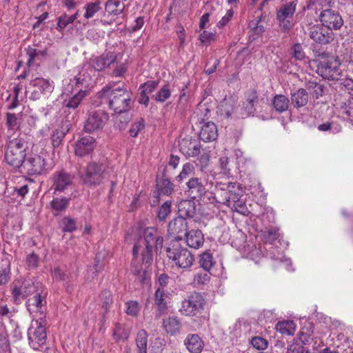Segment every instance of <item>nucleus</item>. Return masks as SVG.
<instances>
[{
  "label": "nucleus",
  "instance_id": "c85d7f7f",
  "mask_svg": "<svg viewBox=\"0 0 353 353\" xmlns=\"http://www.w3.org/2000/svg\"><path fill=\"white\" fill-rule=\"evenodd\" d=\"M179 216L192 218L196 213V205L194 201L183 200L178 204Z\"/></svg>",
  "mask_w": 353,
  "mask_h": 353
},
{
  "label": "nucleus",
  "instance_id": "8fccbe9b",
  "mask_svg": "<svg viewBox=\"0 0 353 353\" xmlns=\"http://www.w3.org/2000/svg\"><path fill=\"white\" fill-rule=\"evenodd\" d=\"M171 95V91L170 85L165 84L161 88L155 95V100L158 102L163 103L170 98Z\"/></svg>",
  "mask_w": 353,
  "mask_h": 353
},
{
  "label": "nucleus",
  "instance_id": "0e129e2a",
  "mask_svg": "<svg viewBox=\"0 0 353 353\" xmlns=\"http://www.w3.org/2000/svg\"><path fill=\"white\" fill-rule=\"evenodd\" d=\"M292 323L289 321L279 322L276 325V330L281 334H292V332L289 330V327L292 325Z\"/></svg>",
  "mask_w": 353,
  "mask_h": 353
},
{
  "label": "nucleus",
  "instance_id": "a19ab883",
  "mask_svg": "<svg viewBox=\"0 0 353 353\" xmlns=\"http://www.w3.org/2000/svg\"><path fill=\"white\" fill-rule=\"evenodd\" d=\"M70 199L66 197H55L51 202L50 205L53 210L61 212L68 207Z\"/></svg>",
  "mask_w": 353,
  "mask_h": 353
},
{
  "label": "nucleus",
  "instance_id": "393cba45",
  "mask_svg": "<svg viewBox=\"0 0 353 353\" xmlns=\"http://www.w3.org/2000/svg\"><path fill=\"white\" fill-rule=\"evenodd\" d=\"M162 327L167 334L175 336L180 332L181 323L177 316H172L163 320Z\"/></svg>",
  "mask_w": 353,
  "mask_h": 353
},
{
  "label": "nucleus",
  "instance_id": "a878e982",
  "mask_svg": "<svg viewBox=\"0 0 353 353\" xmlns=\"http://www.w3.org/2000/svg\"><path fill=\"white\" fill-rule=\"evenodd\" d=\"M227 183L219 182L216 183L215 186L216 194L212 196L211 203L214 205L219 203L223 204L228 207V201H225L228 200V197L229 196L230 192L228 190L229 188H225L221 185H226Z\"/></svg>",
  "mask_w": 353,
  "mask_h": 353
},
{
  "label": "nucleus",
  "instance_id": "f3484780",
  "mask_svg": "<svg viewBox=\"0 0 353 353\" xmlns=\"http://www.w3.org/2000/svg\"><path fill=\"white\" fill-rule=\"evenodd\" d=\"M320 20L323 25L331 30H339L343 25V19L340 14L332 9L323 10L319 15Z\"/></svg>",
  "mask_w": 353,
  "mask_h": 353
},
{
  "label": "nucleus",
  "instance_id": "37998d69",
  "mask_svg": "<svg viewBox=\"0 0 353 353\" xmlns=\"http://www.w3.org/2000/svg\"><path fill=\"white\" fill-rule=\"evenodd\" d=\"M136 343L138 353H147L148 334L145 330H141L137 333Z\"/></svg>",
  "mask_w": 353,
  "mask_h": 353
},
{
  "label": "nucleus",
  "instance_id": "052dcab7",
  "mask_svg": "<svg viewBox=\"0 0 353 353\" xmlns=\"http://www.w3.org/2000/svg\"><path fill=\"white\" fill-rule=\"evenodd\" d=\"M263 236L266 241L272 243L279 239V233L278 230L270 228L263 232Z\"/></svg>",
  "mask_w": 353,
  "mask_h": 353
},
{
  "label": "nucleus",
  "instance_id": "7c9ffc66",
  "mask_svg": "<svg viewBox=\"0 0 353 353\" xmlns=\"http://www.w3.org/2000/svg\"><path fill=\"white\" fill-rule=\"evenodd\" d=\"M308 102V94L305 89L299 88L291 94V103L294 108L305 106Z\"/></svg>",
  "mask_w": 353,
  "mask_h": 353
},
{
  "label": "nucleus",
  "instance_id": "72a5a7b5",
  "mask_svg": "<svg viewBox=\"0 0 353 353\" xmlns=\"http://www.w3.org/2000/svg\"><path fill=\"white\" fill-rule=\"evenodd\" d=\"M125 8V4L121 3L119 0H108L105 6V11L114 16L122 14Z\"/></svg>",
  "mask_w": 353,
  "mask_h": 353
},
{
  "label": "nucleus",
  "instance_id": "1a4fd4ad",
  "mask_svg": "<svg viewBox=\"0 0 353 353\" xmlns=\"http://www.w3.org/2000/svg\"><path fill=\"white\" fill-rule=\"evenodd\" d=\"M36 327L32 325L28 330V337L30 346L34 350L40 349L46 344L47 334L46 320L40 317L35 321Z\"/></svg>",
  "mask_w": 353,
  "mask_h": 353
},
{
  "label": "nucleus",
  "instance_id": "09e8293b",
  "mask_svg": "<svg viewBox=\"0 0 353 353\" xmlns=\"http://www.w3.org/2000/svg\"><path fill=\"white\" fill-rule=\"evenodd\" d=\"M157 187L160 193L165 195H169L173 191V184L167 179L159 181Z\"/></svg>",
  "mask_w": 353,
  "mask_h": 353
},
{
  "label": "nucleus",
  "instance_id": "c03bdc74",
  "mask_svg": "<svg viewBox=\"0 0 353 353\" xmlns=\"http://www.w3.org/2000/svg\"><path fill=\"white\" fill-rule=\"evenodd\" d=\"M101 9V2L99 1L86 3L84 6L85 13L83 17L85 19H89L93 17Z\"/></svg>",
  "mask_w": 353,
  "mask_h": 353
},
{
  "label": "nucleus",
  "instance_id": "58836bf2",
  "mask_svg": "<svg viewBox=\"0 0 353 353\" xmlns=\"http://www.w3.org/2000/svg\"><path fill=\"white\" fill-rule=\"evenodd\" d=\"M130 331L124 325L115 323L113 329V336L117 341L127 340L130 336Z\"/></svg>",
  "mask_w": 353,
  "mask_h": 353
},
{
  "label": "nucleus",
  "instance_id": "603ef678",
  "mask_svg": "<svg viewBox=\"0 0 353 353\" xmlns=\"http://www.w3.org/2000/svg\"><path fill=\"white\" fill-rule=\"evenodd\" d=\"M131 271L133 273V274L136 276V281L141 283H144L146 276L145 270L143 269L141 265L132 263Z\"/></svg>",
  "mask_w": 353,
  "mask_h": 353
},
{
  "label": "nucleus",
  "instance_id": "7ed1b4c3",
  "mask_svg": "<svg viewBox=\"0 0 353 353\" xmlns=\"http://www.w3.org/2000/svg\"><path fill=\"white\" fill-rule=\"evenodd\" d=\"M25 141L21 138H14L9 140L5 150V160L14 168H20L25 161L26 157Z\"/></svg>",
  "mask_w": 353,
  "mask_h": 353
},
{
  "label": "nucleus",
  "instance_id": "49530a36",
  "mask_svg": "<svg viewBox=\"0 0 353 353\" xmlns=\"http://www.w3.org/2000/svg\"><path fill=\"white\" fill-rule=\"evenodd\" d=\"M306 88L315 99H319L323 94L324 87L316 82L308 81L306 83Z\"/></svg>",
  "mask_w": 353,
  "mask_h": 353
},
{
  "label": "nucleus",
  "instance_id": "6e6d98bb",
  "mask_svg": "<svg viewBox=\"0 0 353 353\" xmlns=\"http://www.w3.org/2000/svg\"><path fill=\"white\" fill-rule=\"evenodd\" d=\"M171 212V201H165L160 208L158 212V218L164 221Z\"/></svg>",
  "mask_w": 353,
  "mask_h": 353
},
{
  "label": "nucleus",
  "instance_id": "cd10ccee",
  "mask_svg": "<svg viewBox=\"0 0 353 353\" xmlns=\"http://www.w3.org/2000/svg\"><path fill=\"white\" fill-rule=\"evenodd\" d=\"M187 245L192 248L199 249L204 243V236L200 230H191L185 236Z\"/></svg>",
  "mask_w": 353,
  "mask_h": 353
},
{
  "label": "nucleus",
  "instance_id": "338daca9",
  "mask_svg": "<svg viewBox=\"0 0 353 353\" xmlns=\"http://www.w3.org/2000/svg\"><path fill=\"white\" fill-rule=\"evenodd\" d=\"M293 57L297 60H303L305 58V52L300 43H296L292 48Z\"/></svg>",
  "mask_w": 353,
  "mask_h": 353
},
{
  "label": "nucleus",
  "instance_id": "f03ea898",
  "mask_svg": "<svg viewBox=\"0 0 353 353\" xmlns=\"http://www.w3.org/2000/svg\"><path fill=\"white\" fill-rule=\"evenodd\" d=\"M99 98L108 103L109 108L117 113H123L131 108L132 92L124 86L114 88V83H110L97 93Z\"/></svg>",
  "mask_w": 353,
  "mask_h": 353
},
{
  "label": "nucleus",
  "instance_id": "c9c22d12",
  "mask_svg": "<svg viewBox=\"0 0 353 353\" xmlns=\"http://www.w3.org/2000/svg\"><path fill=\"white\" fill-rule=\"evenodd\" d=\"M289 99L283 94L276 95L272 100V105L275 110L278 112L286 111L289 107Z\"/></svg>",
  "mask_w": 353,
  "mask_h": 353
},
{
  "label": "nucleus",
  "instance_id": "473e14b6",
  "mask_svg": "<svg viewBox=\"0 0 353 353\" xmlns=\"http://www.w3.org/2000/svg\"><path fill=\"white\" fill-rule=\"evenodd\" d=\"M74 81L76 87H81L82 88H88L93 82L92 77L88 70L83 69L75 76Z\"/></svg>",
  "mask_w": 353,
  "mask_h": 353
},
{
  "label": "nucleus",
  "instance_id": "5fc2aeb1",
  "mask_svg": "<svg viewBox=\"0 0 353 353\" xmlns=\"http://www.w3.org/2000/svg\"><path fill=\"white\" fill-rule=\"evenodd\" d=\"M63 231L72 232L77 230L76 221L70 217H64L62 219Z\"/></svg>",
  "mask_w": 353,
  "mask_h": 353
},
{
  "label": "nucleus",
  "instance_id": "f8f14e48",
  "mask_svg": "<svg viewBox=\"0 0 353 353\" xmlns=\"http://www.w3.org/2000/svg\"><path fill=\"white\" fill-rule=\"evenodd\" d=\"M205 304L203 296L200 293L194 292L182 301L179 311L186 316H195L203 310Z\"/></svg>",
  "mask_w": 353,
  "mask_h": 353
},
{
  "label": "nucleus",
  "instance_id": "aec40b11",
  "mask_svg": "<svg viewBox=\"0 0 353 353\" xmlns=\"http://www.w3.org/2000/svg\"><path fill=\"white\" fill-rule=\"evenodd\" d=\"M39 288L37 289L36 292L32 294V297H30L26 301V307L30 314L39 313L41 316L43 315V307L46 304V300L45 295L41 294Z\"/></svg>",
  "mask_w": 353,
  "mask_h": 353
},
{
  "label": "nucleus",
  "instance_id": "a18cd8bd",
  "mask_svg": "<svg viewBox=\"0 0 353 353\" xmlns=\"http://www.w3.org/2000/svg\"><path fill=\"white\" fill-rule=\"evenodd\" d=\"M194 173V166L192 163L188 162L183 165L182 170L176 177L178 182H181L188 179Z\"/></svg>",
  "mask_w": 353,
  "mask_h": 353
},
{
  "label": "nucleus",
  "instance_id": "20e7f679",
  "mask_svg": "<svg viewBox=\"0 0 353 353\" xmlns=\"http://www.w3.org/2000/svg\"><path fill=\"white\" fill-rule=\"evenodd\" d=\"M166 254L177 268L183 271L189 270L194 262V256L188 248L175 243L166 248Z\"/></svg>",
  "mask_w": 353,
  "mask_h": 353
},
{
  "label": "nucleus",
  "instance_id": "412c9836",
  "mask_svg": "<svg viewBox=\"0 0 353 353\" xmlns=\"http://www.w3.org/2000/svg\"><path fill=\"white\" fill-rule=\"evenodd\" d=\"M117 60V56L114 52H107L100 56L92 57L90 59V65L96 71H103L110 67Z\"/></svg>",
  "mask_w": 353,
  "mask_h": 353
},
{
  "label": "nucleus",
  "instance_id": "f257e3e1",
  "mask_svg": "<svg viewBox=\"0 0 353 353\" xmlns=\"http://www.w3.org/2000/svg\"><path fill=\"white\" fill-rule=\"evenodd\" d=\"M143 239L141 237L132 249V254L137 258L139 252L141 254L143 263L148 266L153 261V252L161 250L163 244V238L159 234L157 230L153 227L145 228L142 232Z\"/></svg>",
  "mask_w": 353,
  "mask_h": 353
},
{
  "label": "nucleus",
  "instance_id": "13d9d810",
  "mask_svg": "<svg viewBox=\"0 0 353 353\" xmlns=\"http://www.w3.org/2000/svg\"><path fill=\"white\" fill-rule=\"evenodd\" d=\"M251 344L257 350H265L268 345L267 340L260 336L253 337L251 340Z\"/></svg>",
  "mask_w": 353,
  "mask_h": 353
},
{
  "label": "nucleus",
  "instance_id": "2f4dec72",
  "mask_svg": "<svg viewBox=\"0 0 353 353\" xmlns=\"http://www.w3.org/2000/svg\"><path fill=\"white\" fill-rule=\"evenodd\" d=\"M100 299H101V308L102 310L101 314H102V318L103 321L105 320L106 314L109 312L110 309L112 306V304L113 303L112 301V294L110 291L109 290H104L101 292L100 295Z\"/></svg>",
  "mask_w": 353,
  "mask_h": 353
},
{
  "label": "nucleus",
  "instance_id": "423d86ee",
  "mask_svg": "<svg viewBox=\"0 0 353 353\" xmlns=\"http://www.w3.org/2000/svg\"><path fill=\"white\" fill-rule=\"evenodd\" d=\"M38 286L30 279L14 280L11 285L13 302L16 304H21L28 296L34 294Z\"/></svg>",
  "mask_w": 353,
  "mask_h": 353
},
{
  "label": "nucleus",
  "instance_id": "5701e85b",
  "mask_svg": "<svg viewBox=\"0 0 353 353\" xmlns=\"http://www.w3.org/2000/svg\"><path fill=\"white\" fill-rule=\"evenodd\" d=\"M179 146L180 151L188 157H197L201 152V145L196 140L183 139Z\"/></svg>",
  "mask_w": 353,
  "mask_h": 353
},
{
  "label": "nucleus",
  "instance_id": "e2e57ef3",
  "mask_svg": "<svg viewBox=\"0 0 353 353\" xmlns=\"http://www.w3.org/2000/svg\"><path fill=\"white\" fill-rule=\"evenodd\" d=\"M6 124L9 129H15L18 126V119L14 113H7Z\"/></svg>",
  "mask_w": 353,
  "mask_h": 353
},
{
  "label": "nucleus",
  "instance_id": "bf43d9fd",
  "mask_svg": "<svg viewBox=\"0 0 353 353\" xmlns=\"http://www.w3.org/2000/svg\"><path fill=\"white\" fill-rule=\"evenodd\" d=\"M145 124L143 120L141 119L140 121L135 122L131 125L129 130V133L130 136L132 137H137L139 132L143 130Z\"/></svg>",
  "mask_w": 353,
  "mask_h": 353
},
{
  "label": "nucleus",
  "instance_id": "a211bd4d",
  "mask_svg": "<svg viewBox=\"0 0 353 353\" xmlns=\"http://www.w3.org/2000/svg\"><path fill=\"white\" fill-rule=\"evenodd\" d=\"M95 147V139L90 135H86L75 142L74 154L78 157H83L90 154Z\"/></svg>",
  "mask_w": 353,
  "mask_h": 353
},
{
  "label": "nucleus",
  "instance_id": "de8ad7c7",
  "mask_svg": "<svg viewBox=\"0 0 353 353\" xmlns=\"http://www.w3.org/2000/svg\"><path fill=\"white\" fill-rule=\"evenodd\" d=\"M26 54L28 56L27 64L31 65L34 62V59L39 57H44L46 54V50H37L31 47L26 48Z\"/></svg>",
  "mask_w": 353,
  "mask_h": 353
},
{
  "label": "nucleus",
  "instance_id": "ddd939ff",
  "mask_svg": "<svg viewBox=\"0 0 353 353\" xmlns=\"http://www.w3.org/2000/svg\"><path fill=\"white\" fill-rule=\"evenodd\" d=\"M109 118L108 113L103 110L89 112L84 125L85 131L92 133L102 130L108 121Z\"/></svg>",
  "mask_w": 353,
  "mask_h": 353
},
{
  "label": "nucleus",
  "instance_id": "69168bd1",
  "mask_svg": "<svg viewBox=\"0 0 353 353\" xmlns=\"http://www.w3.org/2000/svg\"><path fill=\"white\" fill-rule=\"evenodd\" d=\"M39 263V256L34 253L32 252L28 254L26 257V263L29 268L34 269L36 268L38 265Z\"/></svg>",
  "mask_w": 353,
  "mask_h": 353
},
{
  "label": "nucleus",
  "instance_id": "4468645a",
  "mask_svg": "<svg viewBox=\"0 0 353 353\" xmlns=\"http://www.w3.org/2000/svg\"><path fill=\"white\" fill-rule=\"evenodd\" d=\"M340 63L334 58L319 61L316 65V72L323 79L337 80L341 75Z\"/></svg>",
  "mask_w": 353,
  "mask_h": 353
},
{
  "label": "nucleus",
  "instance_id": "9d476101",
  "mask_svg": "<svg viewBox=\"0 0 353 353\" xmlns=\"http://www.w3.org/2000/svg\"><path fill=\"white\" fill-rule=\"evenodd\" d=\"M29 175L46 174L53 168L41 155L34 154L28 157L21 166Z\"/></svg>",
  "mask_w": 353,
  "mask_h": 353
},
{
  "label": "nucleus",
  "instance_id": "3c124183",
  "mask_svg": "<svg viewBox=\"0 0 353 353\" xmlns=\"http://www.w3.org/2000/svg\"><path fill=\"white\" fill-rule=\"evenodd\" d=\"M74 20L72 19L70 15L67 14L66 13H63L60 17L57 19V29L58 31L61 32L63 29H65L69 24L74 23Z\"/></svg>",
  "mask_w": 353,
  "mask_h": 353
},
{
  "label": "nucleus",
  "instance_id": "4be33fe9",
  "mask_svg": "<svg viewBox=\"0 0 353 353\" xmlns=\"http://www.w3.org/2000/svg\"><path fill=\"white\" fill-rule=\"evenodd\" d=\"M187 190L188 195L193 199L201 198L205 193L206 189L201 179L191 177L187 182Z\"/></svg>",
  "mask_w": 353,
  "mask_h": 353
},
{
  "label": "nucleus",
  "instance_id": "4d7b16f0",
  "mask_svg": "<svg viewBox=\"0 0 353 353\" xmlns=\"http://www.w3.org/2000/svg\"><path fill=\"white\" fill-rule=\"evenodd\" d=\"M10 265L7 264L4 267H1L0 270V285H6L10 279Z\"/></svg>",
  "mask_w": 353,
  "mask_h": 353
},
{
  "label": "nucleus",
  "instance_id": "79ce46f5",
  "mask_svg": "<svg viewBox=\"0 0 353 353\" xmlns=\"http://www.w3.org/2000/svg\"><path fill=\"white\" fill-rule=\"evenodd\" d=\"M165 290L163 288H158L155 292V304L157 305L159 315L164 312L167 308L166 302L165 301Z\"/></svg>",
  "mask_w": 353,
  "mask_h": 353
},
{
  "label": "nucleus",
  "instance_id": "864d4df0",
  "mask_svg": "<svg viewBox=\"0 0 353 353\" xmlns=\"http://www.w3.org/2000/svg\"><path fill=\"white\" fill-rule=\"evenodd\" d=\"M125 312L128 315L135 317L137 316L139 311L140 306L137 301H129L126 303Z\"/></svg>",
  "mask_w": 353,
  "mask_h": 353
},
{
  "label": "nucleus",
  "instance_id": "bb28decb",
  "mask_svg": "<svg viewBox=\"0 0 353 353\" xmlns=\"http://www.w3.org/2000/svg\"><path fill=\"white\" fill-rule=\"evenodd\" d=\"M184 344L191 353H200L204 346L203 341L198 334H188Z\"/></svg>",
  "mask_w": 353,
  "mask_h": 353
},
{
  "label": "nucleus",
  "instance_id": "c756f323",
  "mask_svg": "<svg viewBox=\"0 0 353 353\" xmlns=\"http://www.w3.org/2000/svg\"><path fill=\"white\" fill-rule=\"evenodd\" d=\"M69 130L68 125L63 124L52 131L50 138L54 148H58L62 144L63 139Z\"/></svg>",
  "mask_w": 353,
  "mask_h": 353
},
{
  "label": "nucleus",
  "instance_id": "6e6552de",
  "mask_svg": "<svg viewBox=\"0 0 353 353\" xmlns=\"http://www.w3.org/2000/svg\"><path fill=\"white\" fill-rule=\"evenodd\" d=\"M296 1L281 5L276 10V20L283 32H288L293 27L292 19L296 9Z\"/></svg>",
  "mask_w": 353,
  "mask_h": 353
},
{
  "label": "nucleus",
  "instance_id": "6ab92c4d",
  "mask_svg": "<svg viewBox=\"0 0 353 353\" xmlns=\"http://www.w3.org/2000/svg\"><path fill=\"white\" fill-rule=\"evenodd\" d=\"M221 186L223 187V188H229L230 190H228L230 192L229 196L228 197V200L225 201H228V207L236 208L243 205L244 202L241 199L243 196V190L239 184L236 183L228 182V184Z\"/></svg>",
  "mask_w": 353,
  "mask_h": 353
},
{
  "label": "nucleus",
  "instance_id": "dca6fc26",
  "mask_svg": "<svg viewBox=\"0 0 353 353\" xmlns=\"http://www.w3.org/2000/svg\"><path fill=\"white\" fill-rule=\"evenodd\" d=\"M188 221L182 216H177L168 225V234L176 240H182L188 233Z\"/></svg>",
  "mask_w": 353,
  "mask_h": 353
},
{
  "label": "nucleus",
  "instance_id": "9b49d317",
  "mask_svg": "<svg viewBox=\"0 0 353 353\" xmlns=\"http://www.w3.org/2000/svg\"><path fill=\"white\" fill-rule=\"evenodd\" d=\"M32 88L30 92V99L32 101L39 100L48 97L54 90V81L42 77H36L30 82Z\"/></svg>",
  "mask_w": 353,
  "mask_h": 353
},
{
  "label": "nucleus",
  "instance_id": "680f3d73",
  "mask_svg": "<svg viewBox=\"0 0 353 353\" xmlns=\"http://www.w3.org/2000/svg\"><path fill=\"white\" fill-rule=\"evenodd\" d=\"M159 81H148L146 83L141 85L139 89L143 90L148 94H151L157 88Z\"/></svg>",
  "mask_w": 353,
  "mask_h": 353
},
{
  "label": "nucleus",
  "instance_id": "f704fd0d",
  "mask_svg": "<svg viewBox=\"0 0 353 353\" xmlns=\"http://www.w3.org/2000/svg\"><path fill=\"white\" fill-rule=\"evenodd\" d=\"M88 95V91L81 88L78 93L73 97L65 99L63 102L64 106L68 108L76 109L82 100Z\"/></svg>",
  "mask_w": 353,
  "mask_h": 353
},
{
  "label": "nucleus",
  "instance_id": "39448f33",
  "mask_svg": "<svg viewBox=\"0 0 353 353\" xmlns=\"http://www.w3.org/2000/svg\"><path fill=\"white\" fill-rule=\"evenodd\" d=\"M107 169V165L102 161H92L79 173V176L84 184L98 185L104 179Z\"/></svg>",
  "mask_w": 353,
  "mask_h": 353
},
{
  "label": "nucleus",
  "instance_id": "774afa93",
  "mask_svg": "<svg viewBox=\"0 0 353 353\" xmlns=\"http://www.w3.org/2000/svg\"><path fill=\"white\" fill-rule=\"evenodd\" d=\"M287 353H310L303 345L299 344H292L288 347Z\"/></svg>",
  "mask_w": 353,
  "mask_h": 353
},
{
  "label": "nucleus",
  "instance_id": "4c0bfd02",
  "mask_svg": "<svg viewBox=\"0 0 353 353\" xmlns=\"http://www.w3.org/2000/svg\"><path fill=\"white\" fill-rule=\"evenodd\" d=\"M258 101L257 93L255 90H252L248 95L246 101L243 103V108L246 115H250L255 110L254 105Z\"/></svg>",
  "mask_w": 353,
  "mask_h": 353
},
{
  "label": "nucleus",
  "instance_id": "2eb2a0df",
  "mask_svg": "<svg viewBox=\"0 0 353 353\" xmlns=\"http://www.w3.org/2000/svg\"><path fill=\"white\" fill-rule=\"evenodd\" d=\"M308 35L315 43L325 45L334 40L332 30L322 24H316L308 28Z\"/></svg>",
  "mask_w": 353,
  "mask_h": 353
},
{
  "label": "nucleus",
  "instance_id": "0eeeda50",
  "mask_svg": "<svg viewBox=\"0 0 353 353\" xmlns=\"http://www.w3.org/2000/svg\"><path fill=\"white\" fill-rule=\"evenodd\" d=\"M74 175L64 169L56 170L50 176V190L53 194H59L68 190L73 183Z\"/></svg>",
  "mask_w": 353,
  "mask_h": 353
},
{
  "label": "nucleus",
  "instance_id": "e433bc0d",
  "mask_svg": "<svg viewBox=\"0 0 353 353\" xmlns=\"http://www.w3.org/2000/svg\"><path fill=\"white\" fill-rule=\"evenodd\" d=\"M261 16L258 17L256 21H251L249 23V27L251 28V34L250 39L252 40L256 39L257 37L261 36L265 32V28L263 25L259 24L261 21Z\"/></svg>",
  "mask_w": 353,
  "mask_h": 353
},
{
  "label": "nucleus",
  "instance_id": "b1692460",
  "mask_svg": "<svg viewBox=\"0 0 353 353\" xmlns=\"http://www.w3.org/2000/svg\"><path fill=\"white\" fill-rule=\"evenodd\" d=\"M218 137V130L216 125L213 122L205 123L200 130L199 137L204 142H210L216 139Z\"/></svg>",
  "mask_w": 353,
  "mask_h": 353
},
{
  "label": "nucleus",
  "instance_id": "ea45409f",
  "mask_svg": "<svg viewBox=\"0 0 353 353\" xmlns=\"http://www.w3.org/2000/svg\"><path fill=\"white\" fill-rule=\"evenodd\" d=\"M199 263L205 271H210L215 263L212 254L209 252H204L199 255Z\"/></svg>",
  "mask_w": 353,
  "mask_h": 353
}]
</instances>
